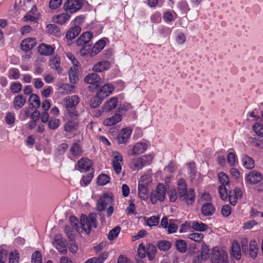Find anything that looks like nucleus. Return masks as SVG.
<instances>
[{"label":"nucleus","mask_w":263,"mask_h":263,"mask_svg":"<svg viewBox=\"0 0 263 263\" xmlns=\"http://www.w3.org/2000/svg\"><path fill=\"white\" fill-rule=\"evenodd\" d=\"M147 148L145 142H138L132 148L131 152H128V155H136L143 153Z\"/></svg>","instance_id":"16"},{"label":"nucleus","mask_w":263,"mask_h":263,"mask_svg":"<svg viewBox=\"0 0 263 263\" xmlns=\"http://www.w3.org/2000/svg\"><path fill=\"white\" fill-rule=\"evenodd\" d=\"M178 198L187 205H192L195 201V193L194 189L191 188L184 193L178 195Z\"/></svg>","instance_id":"9"},{"label":"nucleus","mask_w":263,"mask_h":263,"mask_svg":"<svg viewBox=\"0 0 263 263\" xmlns=\"http://www.w3.org/2000/svg\"><path fill=\"white\" fill-rule=\"evenodd\" d=\"M231 255L237 260H239L241 258L240 248L237 241H234L232 243Z\"/></svg>","instance_id":"33"},{"label":"nucleus","mask_w":263,"mask_h":263,"mask_svg":"<svg viewBox=\"0 0 263 263\" xmlns=\"http://www.w3.org/2000/svg\"><path fill=\"white\" fill-rule=\"evenodd\" d=\"M122 116L120 114H115L111 117L104 120L103 124L105 126H111L121 121Z\"/></svg>","instance_id":"26"},{"label":"nucleus","mask_w":263,"mask_h":263,"mask_svg":"<svg viewBox=\"0 0 263 263\" xmlns=\"http://www.w3.org/2000/svg\"><path fill=\"white\" fill-rule=\"evenodd\" d=\"M83 4V0H67L64 4L63 9L69 14H73L79 11Z\"/></svg>","instance_id":"6"},{"label":"nucleus","mask_w":263,"mask_h":263,"mask_svg":"<svg viewBox=\"0 0 263 263\" xmlns=\"http://www.w3.org/2000/svg\"><path fill=\"white\" fill-rule=\"evenodd\" d=\"M103 99L99 97V96L97 95L96 96L93 97L92 100L90 101V106L92 108H96L98 106H99Z\"/></svg>","instance_id":"58"},{"label":"nucleus","mask_w":263,"mask_h":263,"mask_svg":"<svg viewBox=\"0 0 263 263\" xmlns=\"http://www.w3.org/2000/svg\"><path fill=\"white\" fill-rule=\"evenodd\" d=\"M36 45L35 40L33 38H27L23 40L21 44V48L25 51L32 49Z\"/></svg>","instance_id":"27"},{"label":"nucleus","mask_w":263,"mask_h":263,"mask_svg":"<svg viewBox=\"0 0 263 263\" xmlns=\"http://www.w3.org/2000/svg\"><path fill=\"white\" fill-rule=\"evenodd\" d=\"M49 65L51 69L55 70L59 74L62 72L63 68L61 66V59L58 55L50 57Z\"/></svg>","instance_id":"13"},{"label":"nucleus","mask_w":263,"mask_h":263,"mask_svg":"<svg viewBox=\"0 0 263 263\" xmlns=\"http://www.w3.org/2000/svg\"><path fill=\"white\" fill-rule=\"evenodd\" d=\"M242 163L243 166L248 170L251 169L254 166V162L253 159L247 155L242 157Z\"/></svg>","instance_id":"37"},{"label":"nucleus","mask_w":263,"mask_h":263,"mask_svg":"<svg viewBox=\"0 0 263 263\" xmlns=\"http://www.w3.org/2000/svg\"><path fill=\"white\" fill-rule=\"evenodd\" d=\"M153 156L145 155L141 157L133 158L129 163V167L133 171H139L143 167L151 164L153 161Z\"/></svg>","instance_id":"3"},{"label":"nucleus","mask_w":263,"mask_h":263,"mask_svg":"<svg viewBox=\"0 0 263 263\" xmlns=\"http://www.w3.org/2000/svg\"><path fill=\"white\" fill-rule=\"evenodd\" d=\"M242 196V192L239 188L236 187L234 190H231L229 193V199L230 203L235 205L237 202L238 198Z\"/></svg>","instance_id":"17"},{"label":"nucleus","mask_w":263,"mask_h":263,"mask_svg":"<svg viewBox=\"0 0 263 263\" xmlns=\"http://www.w3.org/2000/svg\"><path fill=\"white\" fill-rule=\"evenodd\" d=\"M62 1L63 0H50L49 7L52 10H55L61 6Z\"/></svg>","instance_id":"56"},{"label":"nucleus","mask_w":263,"mask_h":263,"mask_svg":"<svg viewBox=\"0 0 263 263\" xmlns=\"http://www.w3.org/2000/svg\"><path fill=\"white\" fill-rule=\"evenodd\" d=\"M70 151L71 154L76 156H78L82 153V149L78 141L74 142L71 145Z\"/></svg>","instance_id":"39"},{"label":"nucleus","mask_w":263,"mask_h":263,"mask_svg":"<svg viewBox=\"0 0 263 263\" xmlns=\"http://www.w3.org/2000/svg\"><path fill=\"white\" fill-rule=\"evenodd\" d=\"M84 17L82 15L77 16L71 22L72 26L80 27V25L83 23Z\"/></svg>","instance_id":"63"},{"label":"nucleus","mask_w":263,"mask_h":263,"mask_svg":"<svg viewBox=\"0 0 263 263\" xmlns=\"http://www.w3.org/2000/svg\"><path fill=\"white\" fill-rule=\"evenodd\" d=\"M254 132L259 136L263 137V125L260 123H256L253 126Z\"/></svg>","instance_id":"52"},{"label":"nucleus","mask_w":263,"mask_h":263,"mask_svg":"<svg viewBox=\"0 0 263 263\" xmlns=\"http://www.w3.org/2000/svg\"><path fill=\"white\" fill-rule=\"evenodd\" d=\"M137 253L139 258L143 259L146 256V249L143 243L139 244L138 249Z\"/></svg>","instance_id":"54"},{"label":"nucleus","mask_w":263,"mask_h":263,"mask_svg":"<svg viewBox=\"0 0 263 263\" xmlns=\"http://www.w3.org/2000/svg\"><path fill=\"white\" fill-rule=\"evenodd\" d=\"M118 103V99L116 97H112L106 101L102 107L103 112H108L115 108Z\"/></svg>","instance_id":"24"},{"label":"nucleus","mask_w":263,"mask_h":263,"mask_svg":"<svg viewBox=\"0 0 263 263\" xmlns=\"http://www.w3.org/2000/svg\"><path fill=\"white\" fill-rule=\"evenodd\" d=\"M53 246L59 252L65 254L67 252L66 244L60 235H56L54 237Z\"/></svg>","instance_id":"18"},{"label":"nucleus","mask_w":263,"mask_h":263,"mask_svg":"<svg viewBox=\"0 0 263 263\" xmlns=\"http://www.w3.org/2000/svg\"><path fill=\"white\" fill-rule=\"evenodd\" d=\"M203 235L199 233H193L188 235V238L195 242H200L203 238Z\"/></svg>","instance_id":"51"},{"label":"nucleus","mask_w":263,"mask_h":263,"mask_svg":"<svg viewBox=\"0 0 263 263\" xmlns=\"http://www.w3.org/2000/svg\"><path fill=\"white\" fill-rule=\"evenodd\" d=\"M144 176L142 177L138 183V195L142 199H145L147 196L146 183L144 181Z\"/></svg>","instance_id":"20"},{"label":"nucleus","mask_w":263,"mask_h":263,"mask_svg":"<svg viewBox=\"0 0 263 263\" xmlns=\"http://www.w3.org/2000/svg\"><path fill=\"white\" fill-rule=\"evenodd\" d=\"M81 31V27L72 26L67 32L66 37L68 40H72L77 36Z\"/></svg>","instance_id":"35"},{"label":"nucleus","mask_w":263,"mask_h":263,"mask_svg":"<svg viewBox=\"0 0 263 263\" xmlns=\"http://www.w3.org/2000/svg\"><path fill=\"white\" fill-rule=\"evenodd\" d=\"M53 47L50 45L42 44L39 46L38 51L39 53L44 55L49 56L51 55L54 52Z\"/></svg>","instance_id":"31"},{"label":"nucleus","mask_w":263,"mask_h":263,"mask_svg":"<svg viewBox=\"0 0 263 263\" xmlns=\"http://www.w3.org/2000/svg\"><path fill=\"white\" fill-rule=\"evenodd\" d=\"M93 177V175L90 174L87 176H83L81 180L80 183L82 186L87 185L91 181Z\"/></svg>","instance_id":"61"},{"label":"nucleus","mask_w":263,"mask_h":263,"mask_svg":"<svg viewBox=\"0 0 263 263\" xmlns=\"http://www.w3.org/2000/svg\"><path fill=\"white\" fill-rule=\"evenodd\" d=\"M97 227V215L94 213H91L88 216L82 214L80 218V226L78 229L79 233H85L89 234L92 229Z\"/></svg>","instance_id":"1"},{"label":"nucleus","mask_w":263,"mask_h":263,"mask_svg":"<svg viewBox=\"0 0 263 263\" xmlns=\"http://www.w3.org/2000/svg\"><path fill=\"white\" fill-rule=\"evenodd\" d=\"M157 247L163 251L168 250L172 247V243L167 240H161L157 242Z\"/></svg>","instance_id":"41"},{"label":"nucleus","mask_w":263,"mask_h":263,"mask_svg":"<svg viewBox=\"0 0 263 263\" xmlns=\"http://www.w3.org/2000/svg\"><path fill=\"white\" fill-rule=\"evenodd\" d=\"M105 45V42L103 40H100L98 41L93 46L89 54L90 57H94L98 54L104 48Z\"/></svg>","instance_id":"29"},{"label":"nucleus","mask_w":263,"mask_h":263,"mask_svg":"<svg viewBox=\"0 0 263 263\" xmlns=\"http://www.w3.org/2000/svg\"><path fill=\"white\" fill-rule=\"evenodd\" d=\"M166 189L163 184H159L156 191H153L151 195V201L155 204L158 200L163 201L165 197Z\"/></svg>","instance_id":"7"},{"label":"nucleus","mask_w":263,"mask_h":263,"mask_svg":"<svg viewBox=\"0 0 263 263\" xmlns=\"http://www.w3.org/2000/svg\"><path fill=\"white\" fill-rule=\"evenodd\" d=\"M192 227L196 231L203 232L206 231L208 229V226L202 222L194 221L192 223Z\"/></svg>","instance_id":"44"},{"label":"nucleus","mask_w":263,"mask_h":263,"mask_svg":"<svg viewBox=\"0 0 263 263\" xmlns=\"http://www.w3.org/2000/svg\"><path fill=\"white\" fill-rule=\"evenodd\" d=\"M63 102L65 110V115H68L69 116H76V115H79L76 110L77 106L80 102V98L78 96L66 97L64 99Z\"/></svg>","instance_id":"2"},{"label":"nucleus","mask_w":263,"mask_h":263,"mask_svg":"<svg viewBox=\"0 0 263 263\" xmlns=\"http://www.w3.org/2000/svg\"><path fill=\"white\" fill-rule=\"evenodd\" d=\"M101 78L99 74L96 73H91L87 74L84 78V81L91 84H94L97 86H99Z\"/></svg>","instance_id":"25"},{"label":"nucleus","mask_w":263,"mask_h":263,"mask_svg":"<svg viewBox=\"0 0 263 263\" xmlns=\"http://www.w3.org/2000/svg\"><path fill=\"white\" fill-rule=\"evenodd\" d=\"M41 253L39 251H35L33 253L31 258L32 263H42Z\"/></svg>","instance_id":"55"},{"label":"nucleus","mask_w":263,"mask_h":263,"mask_svg":"<svg viewBox=\"0 0 263 263\" xmlns=\"http://www.w3.org/2000/svg\"><path fill=\"white\" fill-rule=\"evenodd\" d=\"M5 121L7 124L12 126L15 121V115L13 112H8L6 114Z\"/></svg>","instance_id":"49"},{"label":"nucleus","mask_w":263,"mask_h":263,"mask_svg":"<svg viewBox=\"0 0 263 263\" xmlns=\"http://www.w3.org/2000/svg\"><path fill=\"white\" fill-rule=\"evenodd\" d=\"M175 246L177 250L181 252L184 253L187 250V244L185 240L179 239L176 241Z\"/></svg>","instance_id":"42"},{"label":"nucleus","mask_w":263,"mask_h":263,"mask_svg":"<svg viewBox=\"0 0 263 263\" xmlns=\"http://www.w3.org/2000/svg\"><path fill=\"white\" fill-rule=\"evenodd\" d=\"M156 251L157 249L154 245L152 244H149L147 246L146 248V254L149 260H152L154 259Z\"/></svg>","instance_id":"40"},{"label":"nucleus","mask_w":263,"mask_h":263,"mask_svg":"<svg viewBox=\"0 0 263 263\" xmlns=\"http://www.w3.org/2000/svg\"><path fill=\"white\" fill-rule=\"evenodd\" d=\"M26 101V98L22 95L16 96L13 101V107L16 110L22 108L25 104Z\"/></svg>","instance_id":"30"},{"label":"nucleus","mask_w":263,"mask_h":263,"mask_svg":"<svg viewBox=\"0 0 263 263\" xmlns=\"http://www.w3.org/2000/svg\"><path fill=\"white\" fill-rule=\"evenodd\" d=\"M112 199L111 197L107 196H103L99 198L97 203V209L101 212L104 211L106 206L111 203Z\"/></svg>","instance_id":"15"},{"label":"nucleus","mask_w":263,"mask_h":263,"mask_svg":"<svg viewBox=\"0 0 263 263\" xmlns=\"http://www.w3.org/2000/svg\"><path fill=\"white\" fill-rule=\"evenodd\" d=\"M109 181V176L105 174H101L99 175L97 178V183L100 185H105L107 184Z\"/></svg>","instance_id":"46"},{"label":"nucleus","mask_w":263,"mask_h":263,"mask_svg":"<svg viewBox=\"0 0 263 263\" xmlns=\"http://www.w3.org/2000/svg\"><path fill=\"white\" fill-rule=\"evenodd\" d=\"M159 217L156 216H153L149 217L147 220V224L149 227L155 226L158 224Z\"/></svg>","instance_id":"57"},{"label":"nucleus","mask_w":263,"mask_h":263,"mask_svg":"<svg viewBox=\"0 0 263 263\" xmlns=\"http://www.w3.org/2000/svg\"><path fill=\"white\" fill-rule=\"evenodd\" d=\"M258 249L257 244L255 240L250 241L249 245V253L252 258L256 257L258 253Z\"/></svg>","instance_id":"36"},{"label":"nucleus","mask_w":263,"mask_h":263,"mask_svg":"<svg viewBox=\"0 0 263 263\" xmlns=\"http://www.w3.org/2000/svg\"><path fill=\"white\" fill-rule=\"evenodd\" d=\"M92 37V33L87 31L82 34L77 40V44L78 46H83L88 43Z\"/></svg>","instance_id":"28"},{"label":"nucleus","mask_w":263,"mask_h":263,"mask_svg":"<svg viewBox=\"0 0 263 263\" xmlns=\"http://www.w3.org/2000/svg\"><path fill=\"white\" fill-rule=\"evenodd\" d=\"M59 89L63 95L70 94L74 92V86L72 84H62L58 85Z\"/></svg>","instance_id":"34"},{"label":"nucleus","mask_w":263,"mask_h":263,"mask_svg":"<svg viewBox=\"0 0 263 263\" xmlns=\"http://www.w3.org/2000/svg\"><path fill=\"white\" fill-rule=\"evenodd\" d=\"M112 155L114 156L112 162L113 170L117 174H119L122 171V156L118 152H114Z\"/></svg>","instance_id":"10"},{"label":"nucleus","mask_w":263,"mask_h":263,"mask_svg":"<svg viewBox=\"0 0 263 263\" xmlns=\"http://www.w3.org/2000/svg\"><path fill=\"white\" fill-rule=\"evenodd\" d=\"M209 247L204 243H203L201 245L200 254L199 255L204 258V259H207L209 257Z\"/></svg>","instance_id":"53"},{"label":"nucleus","mask_w":263,"mask_h":263,"mask_svg":"<svg viewBox=\"0 0 263 263\" xmlns=\"http://www.w3.org/2000/svg\"><path fill=\"white\" fill-rule=\"evenodd\" d=\"M28 101L32 107L38 108L41 105L40 98L36 94H31L29 98Z\"/></svg>","instance_id":"38"},{"label":"nucleus","mask_w":263,"mask_h":263,"mask_svg":"<svg viewBox=\"0 0 263 263\" xmlns=\"http://www.w3.org/2000/svg\"><path fill=\"white\" fill-rule=\"evenodd\" d=\"M201 211L204 216H210L215 213V208L211 202H204L201 206Z\"/></svg>","instance_id":"19"},{"label":"nucleus","mask_w":263,"mask_h":263,"mask_svg":"<svg viewBox=\"0 0 263 263\" xmlns=\"http://www.w3.org/2000/svg\"><path fill=\"white\" fill-rule=\"evenodd\" d=\"M187 174L189 176L190 181L194 184H198L201 181L200 174L197 173L195 163L191 162L187 163Z\"/></svg>","instance_id":"8"},{"label":"nucleus","mask_w":263,"mask_h":263,"mask_svg":"<svg viewBox=\"0 0 263 263\" xmlns=\"http://www.w3.org/2000/svg\"><path fill=\"white\" fill-rule=\"evenodd\" d=\"M80 66H71L69 70V79L71 84H74L79 81L78 73Z\"/></svg>","instance_id":"23"},{"label":"nucleus","mask_w":263,"mask_h":263,"mask_svg":"<svg viewBox=\"0 0 263 263\" xmlns=\"http://www.w3.org/2000/svg\"><path fill=\"white\" fill-rule=\"evenodd\" d=\"M77 164L80 171L83 172L89 170L92 165V162L89 159L83 158L78 161Z\"/></svg>","instance_id":"21"},{"label":"nucleus","mask_w":263,"mask_h":263,"mask_svg":"<svg viewBox=\"0 0 263 263\" xmlns=\"http://www.w3.org/2000/svg\"><path fill=\"white\" fill-rule=\"evenodd\" d=\"M187 190V185L185 180L183 179H179L177 182L178 195L184 193Z\"/></svg>","instance_id":"43"},{"label":"nucleus","mask_w":263,"mask_h":263,"mask_svg":"<svg viewBox=\"0 0 263 263\" xmlns=\"http://www.w3.org/2000/svg\"><path fill=\"white\" fill-rule=\"evenodd\" d=\"M246 179L250 184H255L259 183L262 180V176L260 173L253 170L247 175Z\"/></svg>","instance_id":"12"},{"label":"nucleus","mask_w":263,"mask_h":263,"mask_svg":"<svg viewBox=\"0 0 263 263\" xmlns=\"http://www.w3.org/2000/svg\"><path fill=\"white\" fill-rule=\"evenodd\" d=\"M114 90V86L113 85L110 84H105L100 88L97 95L102 99H104L109 96Z\"/></svg>","instance_id":"14"},{"label":"nucleus","mask_w":263,"mask_h":263,"mask_svg":"<svg viewBox=\"0 0 263 263\" xmlns=\"http://www.w3.org/2000/svg\"><path fill=\"white\" fill-rule=\"evenodd\" d=\"M22 85L20 82H14L10 86L11 91L13 93H18L21 91Z\"/></svg>","instance_id":"59"},{"label":"nucleus","mask_w":263,"mask_h":263,"mask_svg":"<svg viewBox=\"0 0 263 263\" xmlns=\"http://www.w3.org/2000/svg\"><path fill=\"white\" fill-rule=\"evenodd\" d=\"M69 220L73 228L78 232V229H80V223H79L78 219L75 216H71Z\"/></svg>","instance_id":"60"},{"label":"nucleus","mask_w":263,"mask_h":263,"mask_svg":"<svg viewBox=\"0 0 263 263\" xmlns=\"http://www.w3.org/2000/svg\"><path fill=\"white\" fill-rule=\"evenodd\" d=\"M211 259L212 263L229 262L227 253L223 250H219L217 247L212 249Z\"/></svg>","instance_id":"5"},{"label":"nucleus","mask_w":263,"mask_h":263,"mask_svg":"<svg viewBox=\"0 0 263 263\" xmlns=\"http://www.w3.org/2000/svg\"><path fill=\"white\" fill-rule=\"evenodd\" d=\"M64 120L65 121L64 129L66 133H71L75 132L80 126L79 115H76V116L65 115Z\"/></svg>","instance_id":"4"},{"label":"nucleus","mask_w":263,"mask_h":263,"mask_svg":"<svg viewBox=\"0 0 263 263\" xmlns=\"http://www.w3.org/2000/svg\"><path fill=\"white\" fill-rule=\"evenodd\" d=\"M70 17L71 16L68 12L62 13L53 16L52 20L55 23L63 25L70 20Z\"/></svg>","instance_id":"22"},{"label":"nucleus","mask_w":263,"mask_h":263,"mask_svg":"<svg viewBox=\"0 0 263 263\" xmlns=\"http://www.w3.org/2000/svg\"><path fill=\"white\" fill-rule=\"evenodd\" d=\"M20 255L16 250H13L9 254V263H18Z\"/></svg>","instance_id":"50"},{"label":"nucleus","mask_w":263,"mask_h":263,"mask_svg":"<svg viewBox=\"0 0 263 263\" xmlns=\"http://www.w3.org/2000/svg\"><path fill=\"white\" fill-rule=\"evenodd\" d=\"M110 63L108 61H103L97 63L92 67V70L95 72H100L108 69L110 67Z\"/></svg>","instance_id":"32"},{"label":"nucleus","mask_w":263,"mask_h":263,"mask_svg":"<svg viewBox=\"0 0 263 263\" xmlns=\"http://www.w3.org/2000/svg\"><path fill=\"white\" fill-rule=\"evenodd\" d=\"M132 129L130 127L123 128L119 133L117 140L119 144L126 143L129 139L132 133Z\"/></svg>","instance_id":"11"},{"label":"nucleus","mask_w":263,"mask_h":263,"mask_svg":"<svg viewBox=\"0 0 263 263\" xmlns=\"http://www.w3.org/2000/svg\"><path fill=\"white\" fill-rule=\"evenodd\" d=\"M60 125V120L55 118H51L48 122V127L52 130L57 129Z\"/></svg>","instance_id":"45"},{"label":"nucleus","mask_w":263,"mask_h":263,"mask_svg":"<svg viewBox=\"0 0 263 263\" xmlns=\"http://www.w3.org/2000/svg\"><path fill=\"white\" fill-rule=\"evenodd\" d=\"M218 178L221 185H227L229 183V179L227 175L223 172H220L218 174Z\"/></svg>","instance_id":"48"},{"label":"nucleus","mask_w":263,"mask_h":263,"mask_svg":"<svg viewBox=\"0 0 263 263\" xmlns=\"http://www.w3.org/2000/svg\"><path fill=\"white\" fill-rule=\"evenodd\" d=\"M120 231V227L119 226H116L109 231L107 236L108 239L109 240H114L118 236Z\"/></svg>","instance_id":"47"},{"label":"nucleus","mask_w":263,"mask_h":263,"mask_svg":"<svg viewBox=\"0 0 263 263\" xmlns=\"http://www.w3.org/2000/svg\"><path fill=\"white\" fill-rule=\"evenodd\" d=\"M221 214L224 217H228L231 213V208L229 205H224L221 210Z\"/></svg>","instance_id":"64"},{"label":"nucleus","mask_w":263,"mask_h":263,"mask_svg":"<svg viewBox=\"0 0 263 263\" xmlns=\"http://www.w3.org/2000/svg\"><path fill=\"white\" fill-rule=\"evenodd\" d=\"M220 196L222 200H226L228 196L227 190L225 186L219 185L218 187Z\"/></svg>","instance_id":"62"}]
</instances>
